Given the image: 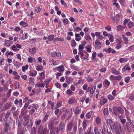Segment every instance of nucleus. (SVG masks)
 Here are the masks:
<instances>
[{"label":"nucleus","instance_id":"obj_22","mask_svg":"<svg viewBox=\"0 0 134 134\" xmlns=\"http://www.w3.org/2000/svg\"><path fill=\"white\" fill-rule=\"evenodd\" d=\"M87 51L88 52H91V49L92 47L90 45H87L85 47Z\"/></svg>","mask_w":134,"mask_h":134},{"label":"nucleus","instance_id":"obj_30","mask_svg":"<svg viewBox=\"0 0 134 134\" xmlns=\"http://www.w3.org/2000/svg\"><path fill=\"white\" fill-rule=\"evenodd\" d=\"M107 98L108 99L110 100H113L115 98L114 96H112L111 94H109L107 96Z\"/></svg>","mask_w":134,"mask_h":134},{"label":"nucleus","instance_id":"obj_29","mask_svg":"<svg viewBox=\"0 0 134 134\" xmlns=\"http://www.w3.org/2000/svg\"><path fill=\"white\" fill-rule=\"evenodd\" d=\"M72 124L71 123L69 122L67 126V129L69 131H70L72 128Z\"/></svg>","mask_w":134,"mask_h":134},{"label":"nucleus","instance_id":"obj_1","mask_svg":"<svg viewBox=\"0 0 134 134\" xmlns=\"http://www.w3.org/2000/svg\"><path fill=\"white\" fill-rule=\"evenodd\" d=\"M113 127H111V130H114L116 132V134H120L121 132V127L119 122H115L113 124Z\"/></svg>","mask_w":134,"mask_h":134},{"label":"nucleus","instance_id":"obj_58","mask_svg":"<svg viewBox=\"0 0 134 134\" xmlns=\"http://www.w3.org/2000/svg\"><path fill=\"white\" fill-rule=\"evenodd\" d=\"M121 14H118L116 15V16L115 17V18L117 20H119L120 19V18H121Z\"/></svg>","mask_w":134,"mask_h":134},{"label":"nucleus","instance_id":"obj_26","mask_svg":"<svg viewBox=\"0 0 134 134\" xmlns=\"http://www.w3.org/2000/svg\"><path fill=\"white\" fill-rule=\"evenodd\" d=\"M128 60L127 58H121L119 59V61L120 63H124V62H127Z\"/></svg>","mask_w":134,"mask_h":134},{"label":"nucleus","instance_id":"obj_62","mask_svg":"<svg viewBox=\"0 0 134 134\" xmlns=\"http://www.w3.org/2000/svg\"><path fill=\"white\" fill-rule=\"evenodd\" d=\"M30 104V103H29V102H27L24 105V107L23 108L24 109H26L27 107H28L29 105Z\"/></svg>","mask_w":134,"mask_h":134},{"label":"nucleus","instance_id":"obj_10","mask_svg":"<svg viewBox=\"0 0 134 134\" xmlns=\"http://www.w3.org/2000/svg\"><path fill=\"white\" fill-rule=\"evenodd\" d=\"M106 122L108 125H109L110 128L111 127H113V123L111 120L110 119H108L107 120Z\"/></svg>","mask_w":134,"mask_h":134},{"label":"nucleus","instance_id":"obj_35","mask_svg":"<svg viewBox=\"0 0 134 134\" xmlns=\"http://www.w3.org/2000/svg\"><path fill=\"white\" fill-rule=\"evenodd\" d=\"M34 60H35V58L32 57H30L28 59V62L30 63H32Z\"/></svg>","mask_w":134,"mask_h":134},{"label":"nucleus","instance_id":"obj_36","mask_svg":"<svg viewBox=\"0 0 134 134\" xmlns=\"http://www.w3.org/2000/svg\"><path fill=\"white\" fill-rule=\"evenodd\" d=\"M67 94L69 96L72 95L73 94V92L70 89L68 90L66 92Z\"/></svg>","mask_w":134,"mask_h":134},{"label":"nucleus","instance_id":"obj_24","mask_svg":"<svg viewBox=\"0 0 134 134\" xmlns=\"http://www.w3.org/2000/svg\"><path fill=\"white\" fill-rule=\"evenodd\" d=\"M117 110L118 112L121 114H123L124 112V110L120 107H118Z\"/></svg>","mask_w":134,"mask_h":134},{"label":"nucleus","instance_id":"obj_17","mask_svg":"<svg viewBox=\"0 0 134 134\" xmlns=\"http://www.w3.org/2000/svg\"><path fill=\"white\" fill-rule=\"evenodd\" d=\"M96 89V86H93L91 87V88L90 90V94H93L94 92V91Z\"/></svg>","mask_w":134,"mask_h":134},{"label":"nucleus","instance_id":"obj_50","mask_svg":"<svg viewBox=\"0 0 134 134\" xmlns=\"http://www.w3.org/2000/svg\"><path fill=\"white\" fill-rule=\"evenodd\" d=\"M42 66L41 65L38 66L36 68V70L38 71H41L42 70Z\"/></svg>","mask_w":134,"mask_h":134},{"label":"nucleus","instance_id":"obj_53","mask_svg":"<svg viewBox=\"0 0 134 134\" xmlns=\"http://www.w3.org/2000/svg\"><path fill=\"white\" fill-rule=\"evenodd\" d=\"M15 109L16 108L15 107H12L11 109V110L12 111L13 115H16V113L15 112Z\"/></svg>","mask_w":134,"mask_h":134},{"label":"nucleus","instance_id":"obj_49","mask_svg":"<svg viewBox=\"0 0 134 134\" xmlns=\"http://www.w3.org/2000/svg\"><path fill=\"white\" fill-rule=\"evenodd\" d=\"M80 111V110L77 108L75 109L74 110V113L75 114H78Z\"/></svg>","mask_w":134,"mask_h":134},{"label":"nucleus","instance_id":"obj_21","mask_svg":"<svg viewBox=\"0 0 134 134\" xmlns=\"http://www.w3.org/2000/svg\"><path fill=\"white\" fill-rule=\"evenodd\" d=\"M103 113L104 115H107L109 113L108 110L107 108H104L103 109Z\"/></svg>","mask_w":134,"mask_h":134},{"label":"nucleus","instance_id":"obj_28","mask_svg":"<svg viewBox=\"0 0 134 134\" xmlns=\"http://www.w3.org/2000/svg\"><path fill=\"white\" fill-rule=\"evenodd\" d=\"M50 62L52 66L56 65L58 64L53 59H51L50 61Z\"/></svg>","mask_w":134,"mask_h":134},{"label":"nucleus","instance_id":"obj_8","mask_svg":"<svg viewBox=\"0 0 134 134\" xmlns=\"http://www.w3.org/2000/svg\"><path fill=\"white\" fill-rule=\"evenodd\" d=\"M29 52L31 54H34L36 52L37 49L35 47H33L32 48H29Z\"/></svg>","mask_w":134,"mask_h":134},{"label":"nucleus","instance_id":"obj_44","mask_svg":"<svg viewBox=\"0 0 134 134\" xmlns=\"http://www.w3.org/2000/svg\"><path fill=\"white\" fill-rule=\"evenodd\" d=\"M84 48V46L83 44H80L79 46V51H81Z\"/></svg>","mask_w":134,"mask_h":134},{"label":"nucleus","instance_id":"obj_37","mask_svg":"<svg viewBox=\"0 0 134 134\" xmlns=\"http://www.w3.org/2000/svg\"><path fill=\"white\" fill-rule=\"evenodd\" d=\"M49 113H46V115L45 117L42 120V121L43 122H44L45 121H46L48 117Z\"/></svg>","mask_w":134,"mask_h":134},{"label":"nucleus","instance_id":"obj_18","mask_svg":"<svg viewBox=\"0 0 134 134\" xmlns=\"http://www.w3.org/2000/svg\"><path fill=\"white\" fill-rule=\"evenodd\" d=\"M42 122L41 120V119H37L35 122V124L37 126H38L41 124Z\"/></svg>","mask_w":134,"mask_h":134},{"label":"nucleus","instance_id":"obj_9","mask_svg":"<svg viewBox=\"0 0 134 134\" xmlns=\"http://www.w3.org/2000/svg\"><path fill=\"white\" fill-rule=\"evenodd\" d=\"M65 125L62 122H61L59 125V129L60 130L62 131L65 129Z\"/></svg>","mask_w":134,"mask_h":134},{"label":"nucleus","instance_id":"obj_34","mask_svg":"<svg viewBox=\"0 0 134 134\" xmlns=\"http://www.w3.org/2000/svg\"><path fill=\"white\" fill-rule=\"evenodd\" d=\"M92 112L90 111L89 112L87 113L86 115V118L87 119H90L92 115Z\"/></svg>","mask_w":134,"mask_h":134},{"label":"nucleus","instance_id":"obj_4","mask_svg":"<svg viewBox=\"0 0 134 134\" xmlns=\"http://www.w3.org/2000/svg\"><path fill=\"white\" fill-rule=\"evenodd\" d=\"M55 69L57 70L58 71L63 72L65 70L64 67L63 65H60L58 67H56L55 68L53 69V70H54Z\"/></svg>","mask_w":134,"mask_h":134},{"label":"nucleus","instance_id":"obj_45","mask_svg":"<svg viewBox=\"0 0 134 134\" xmlns=\"http://www.w3.org/2000/svg\"><path fill=\"white\" fill-rule=\"evenodd\" d=\"M5 55L6 56H8V55H13L14 54L12 52L10 51V52H9L8 51H7L5 53Z\"/></svg>","mask_w":134,"mask_h":134},{"label":"nucleus","instance_id":"obj_56","mask_svg":"<svg viewBox=\"0 0 134 134\" xmlns=\"http://www.w3.org/2000/svg\"><path fill=\"white\" fill-rule=\"evenodd\" d=\"M62 103L61 101H59L57 104L56 108H58L62 106Z\"/></svg>","mask_w":134,"mask_h":134},{"label":"nucleus","instance_id":"obj_40","mask_svg":"<svg viewBox=\"0 0 134 134\" xmlns=\"http://www.w3.org/2000/svg\"><path fill=\"white\" fill-rule=\"evenodd\" d=\"M134 26V24L132 22H129L128 24V26L129 28H132Z\"/></svg>","mask_w":134,"mask_h":134},{"label":"nucleus","instance_id":"obj_64","mask_svg":"<svg viewBox=\"0 0 134 134\" xmlns=\"http://www.w3.org/2000/svg\"><path fill=\"white\" fill-rule=\"evenodd\" d=\"M128 49L129 51H132L134 50V45L132 46L129 47Z\"/></svg>","mask_w":134,"mask_h":134},{"label":"nucleus","instance_id":"obj_43","mask_svg":"<svg viewBox=\"0 0 134 134\" xmlns=\"http://www.w3.org/2000/svg\"><path fill=\"white\" fill-rule=\"evenodd\" d=\"M74 31H76V32H78L80 31H81L82 29L79 27H77L76 28L75 27H73Z\"/></svg>","mask_w":134,"mask_h":134},{"label":"nucleus","instance_id":"obj_48","mask_svg":"<svg viewBox=\"0 0 134 134\" xmlns=\"http://www.w3.org/2000/svg\"><path fill=\"white\" fill-rule=\"evenodd\" d=\"M78 90L79 91L78 93L79 94H83L84 93V91L81 89H78Z\"/></svg>","mask_w":134,"mask_h":134},{"label":"nucleus","instance_id":"obj_15","mask_svg":"<svg viewBox=\"0 0 134 134\" xmlns=\"http://www.w3.org/2000/svg\"><path fill=\"white\" fill-rule=\"evenodd\" d=\"M75 100V98L74 97H71L68 100V103L69 104H71L74 103Z\"/></svg>","mask_w":134,"mask_h":134},{"label":"nucleus","instance_id":"obj_51","mask_svg":"<svg viewBox=\"0 0 134 134\" xmlns=\"http://www.w3.org/2000/svg\"><path fill=\"white\" fill-rule=\"evenodd\" d=\"M109 37V40L111 42H113L114 40L112 34H110Z\"/></svg>","mask_w":134,"mask_h":134},{"label":"nucleus","instance_id":"obj_7","mask_svg":"<svg viewBox=\"0 0 134 134\" xmlns=\"http://www.w3.org/2000/svg\"><path fill=\"white\" fill-rule=\"evenodd\" d=\"M22 100L21 99H20L19 100L16 99L15 100L14 103L15 105L18 104L19 106L20 107L22 106Z\"/></svg>","mask_w":134,"mask_h":134},{"label":"nucleus","instance_id":"obj_31","mask_svg":"<svg viewBox=\"0 0 134 134\" xmlns=\"http://www.w3.org/2000/svg\"><path fill=\"white\" fill-rule=\"evenodd\" d=\"M54 37V35H52L49 36L47 38L48 39L49 41H52L53 40Z\"/></svg>","mask_w":134,"mask_h":134},{"label":"nucleus","instance_id":"obj_16","mask_svg":"<svg viewBox=\"0 0 134 134\" xmlns=\"http://www.w3.org/2000/svg\"><path fill=\"white\" fill-rule=\"evenodd\" d=\"M64 40L63 38L61 37H56L54 40V42H56L58 41H63Z\"/></svg>","mask_w":134,"mask_h":134},{"label":"nucleus","instance_id":"obj_42","mask_svg":"<svg viewBox=\"0 0 134 134\" xmlns=\"http://www.w3.org/2000/svg\"><path fill=\"white\" fill-rule=\"evenodd\" d=\"M70 68L72 69H74L75 70L78 71L79 69L78 68L75 66L74 65H71L70 66Z\"/></svg>","mask_w":134,"mask_h":134},{"label":"nucleus","instance_id":"obj_13","mask_svg":"<svg viewBox=\"0 0 134 134\" xmlns=\"http://www.w3.org/2000/svg\"><path fill=\"white\" fill-rule=\"evenodd\" d=\"M88 120H84L82 124V127L84 130H85L86 127L87 125Z\"/></svg>","mask_w":134,"mask_h":134},{"label":"nucleus","instance_id":"obj_38","mask_svg":"<svg viewBox=\"0 0 134 134\" xmlns=\"http://www.w3.org/2000/svg\"><path fill=\"white\" fill-rule=\"evenodd\" d=\"M45 85L43 83H40L39 84L37 83L35 85V86L36 87H44Z\"/></svg>","mask_w":134,"mask_h":134},{"label":"nucleus","instance_id":"obj_61","mask_svg":"<svg viewBox=\"0 0 134 134\" xmlns=\"http://www.w3.org/2000/svg\"><path fill=\"white\" fill-rule=\"evenodd\" d=\"M88 85L87 84H85L82 86V88L83 90H85L88 88Z\"/></svg>","mask_w":134,"mask_h":134},{"label":"nucleus","instance_id":"obj_6","mask_svg":"<svg viewBox=\"0 0 134 134\" xmlns=\"http://www.w3.org/2000/svg\"><path fill=\"white\" fill-rule=\"evenodd\" d=\"M130 70L131 68L130 67V65L129 63H127L122 68V71L123 72H125L127 70L130 71Z\"/></svg>","mask_w":134,"mask_h":134},{"label":"nucleus","instance_id":"obj_25","mask_svg":"<svg viewBox=\"0 0 134 134\" xmlns=\"http://www.w3.org/2000/svg\"><path fill=\"white\" fill-rule=\"evenodd\" d=\"M35 80L32 77H30L29 79V83L30 84L32 85H34Z\"/></svg>","mask_w":134,"mask_h":134},{"label":"nucleus","instance_id":"obj_60","mask_svg":"<svg viewBox=\"0 0 134 134\" xmlns=\"http://www.w3.org/2000/svg\"><path fill=\"white\" fill-rule=\"evenodd\" d=\"M109 79L111 80H115V76L113 75H111L109 77Z\"/></svg>","mask_w":134,"mask_h":134},{"label":"nucleus","instance_id":"obj_32","mask_svg":"<svg viewBox=\"0 0 134 134\" xmlns=\"http://www.w3.org/2000/svg\"><path fill=\"white\" fill-rule=\"evenodd\" d=\"M85 38L86 40L88 41L90 40L91 39V38L90 36L88 34H86L85 36Z\"/></svg>","mask_w":134,"mask_h":134},{"label":"nucleus","instance_id":"obj_39","mask_svg":"<svg viewBox=\"0 0 134 134\" xmlns=\"http://www.w3.org/2000/svg\"><path fill=\"white\" fill-rule=\"evenodd\" d=\"M125 28V27H123L121 25H119L117 27V30L120 31H121L122 30L124 29Z\"/></svg>","mask_w":134,"mask_h":134},{"label":"nucleus","instance_id":"obj_3","mask_svg":"<svg viewBox=\"0 0 134 134\" xmlns=\"http://www.w3.org/2000/svg\"><path fill=\"white\" fill-rule=\"evenodd\" d=\"M108 101V99L104 97H102L100 100V105H103Z\"/></svg>","mask_w":134,"mask_h":134},{"label":"nucleus","instance_id":"obj_11","mask_svg":"<svg viewBox=\"0 0 134 134\" xmlns=\"http://www.w3.org/2000/svg\"><path fill=\"white\" fill-rule=\"evenodd\" d=\"M5 44L6 45L7 47H9L11 46L13 44V42L12 41L9 40H5L4 41Z\"/></svg>","mask_w":134,"mask_h":134},{"label":"nucleus","instance_id":"obj_20","mask_svg":"<svg viewBox=\"0 0 134 134\" xmlns=\"http://www.w3.org/2000/svg\"><path fill=\"white\" fill-rule=\"evenodd\" d=\"M29 34L27 33H26L25 34H24L22 35L21 39L22 40H25L27 38Z\"/></svg>","mask_w":134,"mask_h":134},{"label":"nucleus","instance_id":"obj_41","mask_svg":"<svg viewBox=\"0 0 134 134\" xmlns=\"http://www.w3.org/2000/svg\"><path fill=\"white\" fill-rule=\"evenodd\" d=\"M95 121L97 124H98L100 122L101 119L99 117H97L96 118Z\"/></svg>","mask_w":134,"mask_h":134},{"label":"nucleus","instance_id":"obj_55","mask_svg":"<svg viewBox=\"0 0 134 134\" xmlns=\"http://www.w3.org/2000/svg\"><path fill=\"white\" fill-rule=\"evenodd\" d=\"M54 130L55 129L54 127H52L50 129V134H55L54 132Z\"/></svg>","mask_w":134,"mask_h":134},{"label":"nucleus","instance_id":"obj_12","mask_svg":"<svg viewBox=\"0 0 134 134\" xmlns=\"http://www.w3.org/2000/svg\"><path fill=\"white\" fill-rule=\"evenodd\" d=\"M66 82L70 84L72 83L73 81V79L70 77L66 76L65 77Z\"/></svg>","mask_w":134,"mask_h":134},{"label":"nucleus","instance_id":"obj_47","mask_svg":"<svg viewBox=\"0 0 134 134\" xmlns=\"http://www.w3.org/2000/svg\"><path fill=\"white\" fill-rule=\"evenodd\" d=\"M28 68V65H26L25 66H23L22 67V71L24 72L25 70H27Z\"/></svg>","mask_w":134,"mask_h":134},{"label":"nucleus","instance_id":"obj_23","mask_svg":"<svg viewBox=\"0 0 134 134\" xmlns=\"http://www.w3.org/2000/svg\"><path fill=\"white\" fill-rule=\"evenodd\" d=\"M38 40L36 38H34L31 39L30 40V41L32 43H37V40Z\"/></svg>","mask_w":134,"mask_h":134},{"label":"nucleus","instance_id":"obj_52","mask_svg":"<svg viewBox=\"0 0 134 134\" xmlns=\"http://www.w3.org/2000/svg\"><path fill=\"white\" fill-rule=\"evenodd\" d=\"M32 108H34L36 109H37L38 108V105H36L34 104H32L31 105Z\"/></svg>","mask_w":134,"mask_h":134},{"label":"nucleus","instance_id":"obj_5","mask_svg":"<svg viewBox=\"0 0 134 134\" xmlns=\"http://www.w3.org/2000/svg\"><path fill=\"white\" fill-rule=\"evenodd\" d=\"M48 131L46 129L44 128L43 130L42 128L41 127V126H40L38 130V133L40 134H44L45 132L48 133Z\"/></svg>","mask_w":134,"mask_h":134},{"label":"nucleus","instance_id":"obj_27","mask_svg":"<svg viewBox=\"0 0 134 134\" xmlns=\"http://www.w3.org/2000/svg\"><path fill=\"white\" fill-rule=\"evenodd\" d=\"M111 70L112 73L116 75H118L119 74V72L117 71L114 68H112Z\"/></svg>","mask_w":134,"mask_h":134},{"label":"nucleus","instance_id":"obj_59","mask_svg":"<svg viewBox=\"0 0 134 134\" xmlns=\"http://www.w3.org/2000/svg\"><path fill=\"white\" fill-rule=\"evenodd\" d=\"M119 2L121 5L122 6H125V0H119Z\"/></svg>","mask_w":134,"mask_h":134},{"label":"nucleus","instance_id":"obj_19","mask_svg":"<svg viewBox=\"0 0 134 134\" xmlns=\"http://www.w3.org/2000/svg\"><path fill=\"white\" fill-rule=\"evenodd\" d=\"M103 83L106 86L108 87L109 86L110 83V82L107 79H105L104 80Z\"/></svg>","mask_w":134,"mask_h":134},{"label":"nucleus","instance_id":"obj_33","mask_svg":"<svg viewBox=\"0 0 134 134\" xmlns=\"http://www.w3.org/2000/svg\"><path fill=\"white\" fill-rule=\"evenodd\" d=\"M37 74V72L36 71H34L31 72L30 73V75L32 76H35Z\"/></svg>","mask_w":134,"mask_h":134},{"label":"nucleus","instance_id":"obj_54","mask_svg":"<svg viewBox=\"0 0 134 134\" xmlns=\"http://www.w3.org/2000/svg\"><path fill=\"white\" fill-rule=\"evenodd\" d=\"M130 78L129 76H127L125 78L124 81L126 83H129L130 81Z\"/></svg>","mask_w":134,"mask_h":134},{"label":"nucleus","instance_id":"obj_46","mask_svg":"<svg viewBox=\"0 0 134 134\" xmlns=\"http://www.w3.org/2000/svg\"><path fill=\"white\" fill-rule=\"evenodd\" d=\"M71 45L72 47H75L76 45V42L74 40H72Z\"/></svg>","mask_w":134,"mask_h":134},{"label":"nucleus","instance_id":"obj_14","mask_svg":"<svg viewBox=\"0 0 134 134\" xmlns=\"http://www.w3.org/2000/svg\"><path fill=\"white\" fill-rule=\"evenodd\" d=\"M19 25L24 27H27L28 26V24L23 21H21L19 23Z\"/></svg>","mask_w":134,"mask_h":134},{"label":"nucleus","instance_id":"obj_63","mask_svg":"<svg viewBox=\"0 0 134 134\" xmlns=\"http://www.w3.org/2000/svg\"><path fill=\"white\" fill-rule=\"evenodd\" d=\"M3 89L4 90L6 91L8 89V86L6 84H4L3 85Z\"/></svg>","mask_w":134,"mask_h":134},{"label":"nucleus","instance_id":"obj_57","mask_svg":"<svg viewBox=\"0 0 134 134\" xmlns=\"http://www.w3.org/2000/svg\"><path fill=\"white\" fill-rule=\"evenodd\" d=\"M12 49L14 51H17L18 50L16 47V46L15 45H13L11 47Z\"/></svg>","mask_w":134,"mask_h":134},{"label":"nucleus","instance_id":"obj_2","mask_svg":"<svg viewBox=\"0 0 134 134\" xmlns=\"http://www.w3.org/2000/svg\"><path fill=\"white\" fill-rule=\"evenodd\" d=\"M95 47L97 49H100L102 47L101 43L99 41L98 39H96L95 42Z\"/></svg>","mask_w":134,"mask_h":134}]
</instances>
